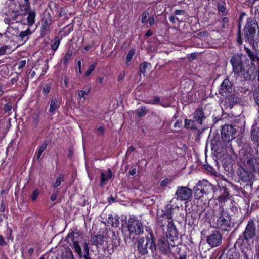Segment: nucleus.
<instances>
[{
    "mask_svg": "<svg viewBox=\"0 0 259 259\" xmlns=\"http://www.w3.org/2000/svg\"><path fill=\"white\" fill-rule=\"evenodd\" d=\"M8 33L11 34L13 35H17L18 33V30L9 25L7 27V30L5 33V34L6 35L7 37H9V36L7 35V34Z\"/></svg>",
    "mask_w": 259,
    "mask_h": 259,
    "instance_id": "28",
    "label": "nucleus"
},
{
    "mask_svg": "<svg viewBox=\"0 0 259 259\" xmlns=\"http://www.w3.org/2000/svg\"><path fill=\"white\" fill-rule=\"evenodd\" d=\"M135 148L133 146H131L128 148V149L126 151V154H130L131 153H132L134 150Z\"/></svg>",
    "mask_w": 259,
    "mask_h": 259,
    "instance_id": "58",
    "label": "nucleus"
},
{
    "mask_svg": "<svg viewBox=\"0 0 259 259\" xmlns=\"http://www.w3.org/2000/svg\"><path fill=\"white\" fill-rule=\"evenodd\" d=\"M136 169L135 168H132L129 171V174L131 175H134L136 174Z\"/></svg>",
    "mask_w": 259,
    "mask_h": 259,
    "instance_id": "61",
    "label": "nucleus"
},
{
    "mask_svg": "<svg viewBox=\"0 0 259 259\" xmlns=\"http://www.w3.org/2000/svg\"><path fill=\"white\" fill-rule=\"evenodd\" d=\"M229 196V193L227 190V188H224V192L219 196L218 200L220 203H224L227 201Z\"/></svg>",
    "mask_w": 259,
    "mask_h": 259,
    "instance_id": "23",
    "label": "nucleus"
},
{
    "mask_svg": "<svg viewBox=\"0 0 259 259\" xmlns=\"http://www.w3.org/2000/svg\"><path fill=\"white\" fill-rule=\"evenodd\" d=\"M167 236H169L171 241H175L177 238V230L173 221L168 222Z\"/></svg>",
    "mask_w": 259,
    "mask_h": 259,
    "instance_id": "16",
    "label": "nucleus"
},
{
    "mask_svg": "<svg viewBox=\"0 0 259 259\" xmlns=\"http://www.w3.org/2000/svg\"><path fill=\"white\" fill-rule=\"evenodd\" d=\"M244 50L251 60V66L249 67V69L246 71L247 73L249 74V71L253 72L256 70V67L254 63H256L257 64L259 65V57L256 54L252 52L249 48L244 47Z\"/></svg>",
    "mask_w": 259,
    "mask_h": 259,
    "instance_id": "12",
    "label": "nucleus"
},
{
    "mask_svg": "<svg viewBox=\"0 0 259 259\" xmlns=\"http://www.w3.org/2000/svg\"><path fill=\"white\" fill-rule=\"evenodd\" d=\"M194 118L199 124H202L203 120L205 118L203 111L200 109H197L193 114Z\"/></svg>",
    "mask_w": 259,
    "mask_h": 259,
    "instance_id": "20",
    "label": "nucleus"
},
{
    "mask_svg": "<svg viewBox=\"0 0 259 259\" xmlns=\"http://www.w3.org/2000/svg\"><path fill=\"white\" fill-rule=\"evenodd\" d=\"M72 52L68 51L67 52L63 58V63L64 65H66L68 60H69L72 56Z\"/></svg>",
    "mask_w": 259,
    "mask_h": 259,
    "instance_id": "37",
    "label": "nucleus"
},
{
    "mask_svg": "<svg viewBox=\"0 0 259 259\" xmlns=\"http://www.w3.org/2000/svg\"><path fill=\"white\" fill-rule=\"evenodd\" d=\"M57 197V192L53 193L50 196L51 201H55Z\"/></svg>",
    "mask_w": 259,
    "mask_h": 259,
    "instance_id": "54",
    "label": "nucleus"
},
{
    "mask_svg": "<svg viewBox=\"0 0 259 259\" xmlns=\"http://www.w3.org/2000/svg\"><path fill=\"white\" fill-rule=\"evenodd\" d=\"M175 19H177V18H176V17H175L173 15H171V16L169 17V21L170 22H172V23H175Z\"/></svg>",
    "mask_w": 259,
    "mask_h": 259,
    "instance_id": "60",
    "label": "nucleus"
},
{
    "mask_svg": "<svg viewBox=\"0 0 259 259\" xmlns=\"http://www.w3.org/2000/svg\"><path fill=\"white\" fill-rule=\"evenodd\" d=\"M253 96L256 103H257L259 102V95H257L255 93H254Z\"/></svg>",
    "mask_w": 259,
    "mask_h": 259,
    "instance_id": "63",
    "label": "nucleus"
},
{
    "mask_svg": "<svg viewBox=\"0 0 259 259\" xmlns=\"http://www.w3.org/2000/svg\"><path fill=\"white\" fill-rule=\"evenodd\" d=\"M155 21V18L153 16H151L148 18V23H149L150 26L153 25Z\"/></svg>",
    "mask_w": 259,
    "mask_h": 259,
    "instance_id": "55",
    "label": "nucleus"
},
{
    "mask_svg": "<svg viewBox=\"0 0 259 259\" xmlns=\"http://www.w3.org/2000/svg\"><path fill=\"white\" fill-rule=\"evenodd\" d=\"M124 77H125L124 72H123V71L121 72L118 75V81H120L122 80L124 78Z\"/></svg>",
    "mask_w": 259,
    "mask_h": 259,
    "instance_id": "53",
    "label": "nucleus"
},
{
    "mask_svg": "<svg viewBox=\"0 0 259 259\" xmlns=\"http://www.w3.org/2000/svg\"><path fill=\"white\" fill-rule=\"evenodd\" d=\"M152 104H156L160 101V98L157 96H154L152 99Z\"/></svg>",
    "mask_w": 259,
    "mask_h": 259,
    "instance_id": "51",
    "label": "nucleus"
},
{
    "mask_svg": "<svg viewBox=\"0 0 259 259\" xmlns=\"http://www.w3.org/2000/svg\"><path fill=\"white\" fill-rule=\"evenodd\" d=\"M25 2L24 5L23 6H21L22 9H24L26 11L29 10L30 8V2L29 0H24Z\"/></svg>",
    "mask_w": 259,
    "mask_h": 259,
    "instance_id": "47",
    "label": "nucleus"
},
{
    "mask_svg": "<svg viewBox=\"0 0 259 259\" xmlns=\"http://www.w3.org/2000/svg\"><path fill=\"white\" fill-rule=\"evenodd\" d=\"M255 231V223L253 220L250 219L248 221L244 231L242 235H240L238 241L236 243H238L240 241L243 243L249 242L254 237Z\"/></svg>",
    "mask_w": 259,
    "mask_h": 259,
    "instance_id": "4",
    "label": "nucleus"
},
{
    "mask_svg": "<svg viewBox=\"0 0 259 259\" xmlns=\"http://www.w3.org/2000/svg\"><path fill=\"white\" fill-rule=\"evenodd\" d=\"M108 222L113 227H117L119 224V220L117 218L109 217Z\"/></svg>",
    "mask_w": 259,
    "mask_h": 259,
    "instance_id": "31",
    "label": "nucleus"
},
{
    "mask_svg": "<svg viewBox=\"0 0 259 259\" xmlns=\"http://www.w3.org/2000/svg\"><path fill=\"white\" fill-rule=\"evenodd\" d=\"M25 65H26V61L25 60H21L19 63L18 68L22 69L25 66Z\"/></svg>",
    "mask_w": 259,
    "mask_h": 259,
    "instance_id": "52",
    "label": "nucleus"
},
{
    "mask_svg": "<svg viewBox=\"0 0 259 259\" xmlns=\"http://www.w3.org/2000/svg\"><path fill=\"white\" fill-rule=\"evenodd\" d=\"M35 13L34 11H29L28 12L27 17V24L30 27L32 26L35 22Z\"/></svg>",
    "mask_w": 259,
    "mask_h": 259,
    "instance_id": "22",
    "label": "nucleus"
},
{
    "mask_svg": "<svg viewBox=\"0 0 259 259\" xmlns=\"http://www.w3.org/2000/svg\"><path fill=\"white\" fill-rule=\"evenodd\" d=\"M61 259H74V256L72 251L69 249L68 251H67L65 253H62Z\"/></svg>",
    "mask_w": 259,
    "mask_h": 259,
    "instance_id": "32",
    "label": "nucleus"
},
{
    "mask_svg": "<svg viewBox=\"0 0 259 259\" xmlns=\"http://www.w3.org/2000/svg\"><path fill=\"white\" fill-rule=\"evenodd\" d=\"M39 194V191L38 189H35L31 195V199L32 201H35Z\"/></svg>",
    "mask_w": 259,
    "mask_h": 259,
    "instance_id": "43",
    "label": "nucleus"
},
{
    "mask_svg": "<svg viewBox=\"0 0 259 259\" xmlns=\"http://www.w3.org/2000/svg\"><path fill=\"white\" fill-rule=\"evenodd\" d=\"M251 138L253 141L259 142V127L253 126L251 131Z\"/></svg>",
    "mask_w": 259,
    "mask_h": 259,
    "instance_id": "26",
    "label": "nucleus"
},
{
    "mask_svg": "<svg viewBox=\"0 0 259 259\" xmlns=\"http://www.w3.org/2000/svg\"><path fill=\"white\" fill-rule=\"evenodd\" d=\"M84 254L83 255V257H89V248L88 246L89 244H84Z\"/></svg>",
    "mask_w": 259,
    "mask_h": 259,
    "instance_id": "44",
    "label": "nucleus"
},
{
    "mask_svg": "<svg viewBox=\"0 0 259 259\" xmlns=\"http://www.w3.org/2000/svg\"><path fill=\"white\" fill-rule=\"evenodd\" d=\"M12 109V104L10 102L7 103L4 106V110L6 112L11 111Z\"/></svg>",
    "mask_w": 259,
    "mask_h": 259,
    "instance_id": "48",
    "label": "nucleus"
},
{
    "mask_svg": "<svg viewBox=\"0 0 259 259\" xmlns=\"http://www.w3.org/2000/svg\"><path fill=\"white\" fill-rule=\"evenodd\" d=\"M51 85L50 84H46L43 88V93L45 95H47L50 91Z\"/></svg>",
    "mask_w": 259,
    "mask_h": 259,
    "instance_id": "45",
    "label": "nucleus"
},
{
    "mask_svg": "<svg viewBox=\"0 0 259 259\" xmlns=\"http://www.w3.org/2000/svg\"><path fill=\"white\" fill-rule=\"evenodd\" d=\"M172 206L170 204L166 206L164 210L163 211V217L167 220V222L173 221L172 220Z\"/></svg>",
    "mask_w": 259,
    "mask_h": 259,
    "instance_id": "19",
    "label": "nucleus"
},
{
    "mask_svg": "<svg viewBox=\"0 0 259 259\" xmlns=\"http://www.w3.org/2000/svg\"><path fill=\"white\" fill-rule=\"evenodd\" d=\"M204 194L201 189L198 188L195 189L194 194L196 198L199 199L201 198Z\"/></svg>",
    "mask_w": 259,
    "mask_h": 259,
    "instance_id": "40",
    "label": "nucleus"
},
{
    "mask_svg": "<svg viewBox=\"0 0 259 259\" xmlns=\"http://www.w3.org/2000/svg\"><path fill=\"white\" fill-rule=\"evenodd\" d=\"M149 13L148 12H144L142 14L141 21L143 24L148 23V18H149Z\"/></svg>",
    "mask_w": 259,
    "mask_h": 259,
    "instance_id": "36",
    "label": "nucleus"
},
{
    "mask_svg": "<svg viewBox=\"0 0 259 259\" xmlns=\"http://www.w3.org/2000/svg\"><path fill=\"white\" fill-rule=\"evenodd\" d=\"M218 9H219V12L223 13L225 12L226 8L224 6H223V5H221V6H219Z\"/></svg>",
    "mask_w": 259,
    "mask_h": 259,
    "instance_id": "59",
    "label": "nucleus"
},
{
    "mask_svg": "<svg viewBox=\"0 0 259 259\" xmlns=\"http://www.w3.org/2000/svg\"><path fill=\"white\" fill-rule=\"evenodd\" d=\"M60 105L57 99L56 98H53L50 102L49 112L51 113H54L55 110L58 109Z\"/></svg>",
    "mask_w": 259,
    "mask_h": 259,
    "instance_id": "21",
    "label": "nucleus"
},
{
    "mask_svg": "<svg viewBox=\"0 0 259 259\" xmlns=\"http://www.w3.org/2000/svg\"><path fill=\"white\" fill-rule=\"evenodd\" d=\"M171 182V180L169 179H165L160 182V186L161 187H165L167 185L170 184Z\"/></svg>",
    "mask_w": 259,
    "mask_h": 259,
    "instance_id": "46",
    "label": "nucleus"
},
{
    "mask_svg": "<svg viewBox=\"0 0 259 259\" xmlns=\"http://www.w3.org/2000/svg\"><path fill=\"white\" fill-rule=\"evenodd\" d=\"M152 244H151V247H152ZM154 246L158 247L160 251L166 255H168L172 252V248L177 247V245L175 244L172 245V244H153Z\"/></svg>",
    "mask_w": 259,
    "mask_h": 259,
    "instance_id": "14",
    "label": "nucleus"
},
{
    "mask_svg": "<svg viewBox=\"0 0 259 259\" xmlns=\"http://www.w3.org/2000/svg\"><path fill=\"white\" fill-rule=\"evenodd\" d=\"M247 170L249 173L256 172L259 174V159H254L249 153H246L240 159Z\"/></svg>",
    "mask_w": 259,
    "mask_h": 259,
    "instance_id": "3",
    "label": "nucleus"
},
{
    "mask_svg": "<svg viewBox=\"0 0 259 259\" xmlns=\"http://www.w3.org/2000/svg\"><path fill=\"white\" fill-rule=\"evenodd\" d=\"M52 21L51 17L49 14L44 16L40 28V35L42 37L48 34L52 28Z\"/></svg>",
    "mask_w": 259,
    "mask_h": 259,
    "instance_id": "8",
    "label": "nucleus"
},
{
    "mask_svg": "<svg viewBox=\"0 0 259 259\" xmlns=\"http://www.w3.org/2000/svg\"><path fill=\"white\" fill-rule=\"evenodd\" d=\"M88 93L84 90H80L78 93V96L81 98H85V96L87 95Z\"/></svg>",
    "mask_w": 259,
    "mask_h": 259,
    "instance_id": "49",
    "label": "nucleus"
},
{
    "mask_svg": "<svg viewBox=\"0 0 259 259\" xmlns=\"http://www.w3.org/2000/svg\"><path fill=\"white\" fill-rule=\"evenodd\" d=\"M97 132L98 135H102L104 134V128L102 126H100L98 127Z\"/></svg>",
    "mask_w": 259,
    "mask_h": 259,
    "instance_id": "50",
    "label": "nucleus"
},
{
    "mask_svg": "<svg viewBox=\"0 0 259 259\" xmlns=\"http://www.w3.org/2000/svg\"><path fill=\"white\" fill-rule=\"evenodd\" d=\"M15 7L16 6L13 1L9 0L6 2L5 6L3 9V13L6 16L4 19L6 24L13 23V21L15 20L18 16V11Z\"/></svg>",
    "mask_w": 259,
    "mask_h": 259,
    "instance_id": "2",
    "label": "nucleus"
},
{
    "mask_svg": "<svg viewBox=\"0 0 259 259\" xmlns=\"http://www.w3.org/2000/svg\"><path fill=\"white\" fill-rule=\"evenodd\" d=\"M83 234L79 231H70L65 238V241L67 243H79L81 242Z\"/></svg>",
    "mask_w": 259,
    "mask_h": 259,
    "instance_id": "11",
    "label": "nucleus"
},
{
    "mask_svg": "<svg viewBox=\"0 0 259 259\" xmlns=\"http://www.w3.org/2000/svg\"><path fill=\"white\" fill-rule=\"evenodd\" d=\"M240 29H241V26H240V24H239V28H238V35L239 36H238V40H237L239 44H241L242 42V40H241V39L240 38V33H241Z\"/></svg>",
    "mask_w": 259,
    "mask_h": 259,
    "instance_id": "57",
    "label": "nucleus"
},
{
    "mask_svg": "<svg viewBox=\"0 0 259 259\" xmlns=\"http://www.w3.org/2000/svg\"><path fill=\"white\" fill-rule=\"evenodd\" d=\"M96 63H94L91 64L89 66L88 70L86 71V72L84 74V75L85 76H89V75H90L92 74V73L93 72V71L94 70V69L96 67Z\"/></svg>",
    "mask_w": 259,
    "mask_h": 259,
    "instance_id": "39",
    "label": "nucleus"
},
{
    "mask_svg": "<svg viewBox=\"0 0 259 259\" xmlns=\"http://www.w3.org/2000/svg\"><path fill=\"white\" fill-rule=\"evenodd\" d=\"M29 28L26 30L21 31L18 35H16L17 37V42L20 45H22L26 43L28 39L29 36L32 33Z\"/></svg>",
    "mask_w": 259,
    "mask_h": 259,
    "instance_id": "15",
    "label": "nucleus"
},
{
    "mask_svg": "<svg viewBox=\"0 0 259 259\" xmlns=\"http://www.w3.org/2000/svg\"><path fill=\"white\" fill-rule=\"evenodd\" d=\"M28 252L31 255L34 253V249L32 247L30 248L28 250Z\"/></svg>",
    "mask_w": 259,
    "mask_h": 259,
    "instance_id": "64",
    "label": "nucleus"
},
{
    "mask_svg": "<svg viewBox=\"0 0 259 259\" xmlns=\"http://www.w3.org/2000/svg\"><path fill=\"white\" fill-rule=\"evenodd\" d=\"M194 121L188 120V119H185V126L187 128H189L191 129H192L194 128Z\"/></svg>",
    "mask_w": 259,
    "mask_h": 259,
    "instance_id": "41",
    "label": "nucleus"
},
{
    "mask_svg": "<svg viewBox=\"0 0 259 259\" xmlns=\"http://www.w3.org/2000/svg\"><path fill=\"white\" fill-rule=\"evenodd\" d=\"M10 48L9 45L4 46L0 48V56L4 55L6 53H10L11 52V50H9Z\"/></svg>",
    "mask_w": 259,
    "mask_h": 259,
    "instance_id": "38",
    "label": "nucleus"
},
{
    "mask_svg": "<svg viewBox=\"0 0 259 259\" xmlns=\"http://www.w3.org/2000/svg\"><path fill=\"white\" fill-rule=\"evenodd\" d=\"M150 66V64L147 62H143L140 66V71L141 73L143 74L145 76L146 73L147 69H148Z\"/></svg>",
    "mask_w": 259,
    "mask_h": 259,
    "instance_id": "30",
    "label": "nucleus"
},
{
    "mask_svg": "<svg viewBox=\"0 0 259 259\" xmlns=\"http://www.w3.org/2000/svg\"><path fill=\"white\" fill-rule=\"evenodd\" d=\"M64 181V175L63 174L60 175L57 177L55 182L53 183L52 186L54 188H56L61 184V183Z\"/></svg>",
    "mask_w": 259,
    "mask_h": 259,
    "instance_id": "27",
    "label": "nucleus"
},
{
    "mask_svg": "<svg viewBox=\"0 0 259 259\" xmlns=\"http://www.w3.org/2000/svg\"><path fill=\"white\" fill-rule=\"evenodd\" d=\"M219 213L217 220L213 223V226L223 231H229L232 227L231 216L223 208H220Z\"/></svg>",
    "mask_w": 259,
    "mask_h": 259,
    "instance_id": "1",
    "label": "nucleus"
},
{
    "mask_svg": "<svg viewBox=\"0 0 259 259\" xmlns=\"http://www.w3.org/2000/svg\"><path fill=\"white\" fill-rule=\"evenodd\" d=\"M146 110V107H141V111L139 112V116H144L145 114Z\"/></svg>",
    "mask_w": 259,
    "mask_h": 259,
    "instance_id": "56",
    "label": "nucleus"
},
{
    "mask_svg": "<svg viewBox=\"0 0 259 259\" xmlns=\"http://www.w3.org/2000/svg\"><path fill=\"white\" fill-rule=\"evenodd\" d=\"M75 250V251L78 253L79 256H82L81 249L79 244H73Z\"/></svg>",
    "mask_w": 259,
    "mask_h": 259,
    "instance_id": "42",
    "label": "nucleus"
},
{
    "mask_svg": "<svg viewBox=\"0 0 259 259\" xmlns=\"http://www.w3.org/2000/svg\"><path fill=\"white\" fill-rule=\"evenodd\" d=\"M197 186L201 187L204 194L214 192L215 191V186L205 179L199 181L198 182Z\"/></svg>",
    "mask_w": 259,
    "mask_h": 259,
    "instance_id": "13",
    "label": "nucleus"
},
{
    "mask_svg": "<svg viewBox=\"0 0 259 259\" xmlns=\"http://www.w3.org/2000/svg\"><path fill=\"white\" fill-rule=\"evenodd\" d=\"M59 45H60V40H59V38L57 37L54 38V39L53 40V42H52V44L51 45V48H52V50H53L54 51H56L58 49Z\"/></svg>",
    "mask_w": 259,
    "mask_h": 259,
    "instance_id": "34",
    "label": "nucleus"
},
{
    "mask_svg": "<svg viewBox=\"0 0 259 259\" xmlns=\"http://www.w3.org/2000/svg\"><path fill=\"white\" fill-rule=\"evenodd\" d=\"M47 143L46 141H45L41 144L40 145L38 148V150L36 151V154L37 156V159L38 160L40 157H41L42 153L45 151V150L46 149L47 146Z\"/></svg>",
    "mask_w": 259,
    "mask_h": 259,
    "instance_id": "25",
    "label": "nucleus"
},
{
    "mask_svg": "<svg viewBox=\"0 0 259 259\" xmlns=\"http://www.w3.org/2000/svg\"><path fill=\"white\" fill-rule=\"evenodd\" d=\"M135 49H132L129 51V52L126 56V61L127 64H128V63H130L132 61V59L134 55H135Z\"/></svg>",
    "mask_w": 259,
    "mask_h": 259,
    "instance_id": "35",
    "label": "nucleus"
},
{
    "mask_svg": "<svg viewBox=\"0 0 259 259\" xmlns=\"http://www.w3.org/2000/svg\"><path fill=\"white\" fill-rule=\"evenodd\" d=\"M257 23L255 20L252 18L247 19V23L244 29V34L247 40L251 43L254 40V37L256 33V28Z\"/></svg>",
    "mask_w": 259,
    "mask_h": 259,
    "instance_id": "6",
    "label": "nucleus"
},
{
    "mask_svg": "<svg viewBox=\"0 0 259 259\" xmlns=\"http://www.w3.org/2000/svg\"><path fill=\"white\" fill-rule=\"evenodd\" d=\"M184 12L183 11L180 10H176L175 11V14L177 15H181L182 13Z\"/></svg>",
    "mask_w": 259,
    "mask_h": 259,
    "instance_id": "62",
    "label": "nucleus"
},
{
    "mask_svg": "<svg viewBox=\"0 0 259 259\" xmlns=\"http://www.w3.org/2000/svg\"><path fill=\"white\" fill-rule=\"evenodd\" d=\"M148 244H145L143 246V244H138V248L139 252L143 255H145L148 253L147 249Z\"/></svg>",
    "mask_w": 259,
    "mask_h": 259,
    "instance_id": "29",
    "label": "nucleus"
},
{
    "mask_svg": "<svg viewBox=\"0 0 259 259\" xmlns=\"http://www.w3.org/2000/svg\"><path fill=\"white\" fill-rule=\"evenodd\" d=\"M127 225L130 233L138 235L143 232L142 223L135 215H132L129 218Z\"/></svg>",
    "mask_w": 259,
    "mask_h": 259,
    "instance_id": "5",
    "label": "nucleus"
},
{
    "mask_svg": "<svg viewBox=\"0 0 259 259\" xmlns=\"http://www.w3.org/2000/svg\"><path fill=\"white\" fill-rule=\"evenodd\" d=\"M112 176V172L110 169H108V170L106 172H102L101 175V185H104L103 183L110 179Z\"/></svg>",
    "mask_w": 259,
    "mask_h": 259,
    "instance_id": "24",
    "label": "nucleus"
},
{
    "mask_svg": "<svg viewBox=\"0 0 259 259\" xmlns=\"http://www.w3.org/2000/svg\"><path fill=\"white\" fill-rule=\"evenodd\" d=\"M192 196V190L186 186H178L175 192V196L178 200L185 201Z\"/></svg>",
    "mask_w": 259,
    "mask_h": 259,
    "instance_id": "7",
    "label": "nucleus"
},
{
    "mask_svg": "<svg viewBox=\"0 0 259 259\" xmlns=\"http://www.w3.org/2000/svg\"><path fill=\"white\" fill-rule=\"evenodd\" d=\"M222 239V236L218 231H214L207 236V243H220Z\"/></svg>",
    "mask_w": 259,
    "mask_h": 259,
    "instance_id": "17",
    "label": "nucleus"
},
{
    "mask_svg": "<svg viewBox=\"0 0 259 259\" xmlns=\"http://www.w3.org/2000/svg\"><path fill=\"white\" fill-rule=\"evenodd\" d=\"M231 63L233 67V72L235 73L238 75L240 73L245 75V69L240 57H233L231 60Z\"/></svg>",
    "mask_w": 259,
    "mask_h": 259,
    "instance_id": "9",
    "label": "nucleus"
},
{
    "mask_svg": "<svg viewBox=\"0 0 259 259\" xmlns=\"http://www.w3.org/2000/svg\"><path fill=\"white\" fill-rule=\"evenodd\" d=\"M235 133V130L232 125H225L222 128V138L224 141H229L234 138L233 135Z\"/></svg>",
    "mask_w": 259,
    "mask_h": 259,
    "instance_id": "10",
    "label": "nucleus"
},
{
    "mask_svg": "<svg viewBox=\"0 0 259 259\" xmlns=\"http://www.w3.org/2000/svg\"><path fill=\"white\" fill-rule=\"evenodd\" d=\"M231 89L230 82L227 79H225L220 85L219 93L221 94H228Z\"/></svg>",
    "mask_w": 259,
    "mask_h": 259,
    "instance_id": "18",
    "label": "nucleus"
},
{
    "mask_svg": "<svg viewBox=\"0 0 259 259\" xmlns=\"http://www.w3.org/2000/svg\"><path fill=\"white\" fill-rule=\"evenodd\" d=\"M181 247H179V245L177 246V252L179 256L177 259H187V254L185 252H181Z\"/></svg>",
    "mask_w": 259,
    "mask_h": 259,
    "instance_id": "33",
    "label": "nucleus"
}]
</instances>
